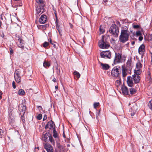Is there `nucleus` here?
<instances>
[{
	"instance_id": "obj_5",
	"label": "nucleus",
	"mask_w": 152,
	"mask_h": 152,
	"mask_svg": "<svg viewBox=\"0 0 152 152\" xmlns=\"http://www.w3.org/2000/svg\"><path fill=\"white\" fill-rule=\"evenodd\" d=\"M122 54L119 53H115L114 61V64L122 63Z\"/></svg>"
},
{
	"instance_id": "obj_29",
	"label": "nucleus",
	"mask_w": 152,
	"mask_h": 152,
	"mask_svg": "<svg viewBox=\"0 0 152 152\" xmlns=\"http://www.w3.org/2000/svg\"><path fill=\"white\" fill-rule=\"evenodd\" d=\"M9 117L12 120V122H13L14 121L15 118L12 114H9Z\"/></svg>"
},
{
	"instance_id": "obj_31",
	"label": "nucleus",
	"mask_w": 152,
	"mask_h": 152,
	"mask_svg": "<svg viewBox=\"0 0 152 152\" xmlns=\"http://www.w3.org/2000/svg\"><path fill=\"white\" fill-rule=\"evenodd\" d=\"M48 41L51 44L53 45L54 47H55L56 45L54 44L55 42H52L51 39H48Z\"/></svg>"
},
{
	"instance_id": "obj_11",
	"label": "nucleus",
	"mask_w": 152,
	"mask_h": 152,
	"mask_svg": "<svg viewBox=\"0 0 152 152\" xmlns=\"http://www.w3.org/2000/svg\"><path fill=\"white\" fill-rule=\"evenodd\" d=\"M139 74H134L132 76V78L135 83H137L139 82L140 80V77L138 75Z\"/></svg>"
},
{
	"instance_id": "obj_8",
	"label": "nucleus",
	"mask_w": 152,
	"mask_h": 152,
	"mask_svg": "<svg viewBox=\"0 0 152 152\" xmlns=\"http://www.w3.org/2000/svg\"><path fill=\"white\" fill-rule=\"evenodd\" d=\"M99 63L100 65V67L103 70H107L110 68L109 65L107 64H103L100 61H99Z\"/></svg>"
},
{
	"instance_id": "obj_44",
	"label": "nucleus",
	"mask_w": 152,
	"mask_h": 152,
	"mask_svg": "<svg viewBox=\"0 0 152 152\" xmlns=\"http://www.w3.org/2000/svg\"><path fill=\"white\" fill-rule=\"evenodd\" d=\"M56 28L58 30L60 34L61 33L60 31L59 30V26L58 25H57L56 26Z\"/></svg>"
},
{
	"instance_id": "obj_52",
	"label": "nucleus",
	"mask_w": 152,
	"mask_h": 152,
	"mask_svg": "<svg viewBox=\"0 0 152 152\" xmlns=\"http://www.w3.org/2000/svg\"><path fill=\"white\" fill-rule=\"evenodd\" d=\"M38 108L42 109V107L40 106H39L38 107Z\"/></svg>"
},
{
	"instance_id": "obj_9",
	"label": "nucleus",
	"mask_w": 152,
	"mask_h": 152,
	"mask_svg": "<svg viewBox=\"0 0 152 152\" xmlns=\"http://www.w3.org/2000/svg\"><path fill=\"white\" fill-rule=\"evenodd\" d=\"M15 80L17 83H19L21 81V77L20 75L19 72L16 71L14 74Z\"/></svg>"
},
{
	"instance_id": "obj_42",
	"label": "nucleus",
	"mask_w": 152,
	"mask_h": 152,
	"mask_svg": "<svg viewBox=\"0 0 152 152\" xmlns=\"http://www.w3.org/2000/svg\"><path fill=\"white\" fill-rule=\"evenodd\" d=\"M12 86L13 87V88L14 89H15L16 88V86L15 85V82L14 81L12 82Z\"/></svg>"
},
{
	"instance_id": "obj_28",
	"label": "nucleus",
	"mask_w": 152,
	"mask_h": 152,
	"mask_svg": "<svg viewBox=\"0 0 152 152\" xmlns=\"http://www.w3.org/2000/svg\"><path fill=\"white\" fill-rule=\"evenodd\" d=\"M148 105L149 108L152 110V100L148 102Z\"/></svg>"
},
{
	"instance_id": "obj_35",
	"label": "nucleus",
	"mask_w": 152,
	"mask_h": 152,
	"mask_svg": "<svg viewBox=\"0 0 152 152\" xmlns=\"http://www.w3.org/2000/svg\"><path fill=\"white\" fill-rule=\"evenodd\" d=\"M45 25H38L37 26V27L39 29H42L43 28L45 27Z\"/></svg>"
},
{
	"instance_id": "obj_46",
	"label": "nucleus",
	"mask_w": 152,
	"mask_h": 152,
	"mask_svg": "<svg viewBox=\"0 0 152 152\" xmlns=\"http://www.w3.org/2000/svg\"><path fill=\"white\" fill-rule=\"evenodd\" d=\"M117 83L118 85H120L121 83V81L120 80H117L116 81V83Z\"/></svg>"
},
{
	"instance_id": "obj_1",
	"label": "nucleus",
	"mask_w": 152,
	"mask_h": 152,
	"mask_svg": "<svg viewBox=\"0 0 152 152\" xmlns=\"http://www.w3.org/2000/svg\"><path fill=\"white\" fill-rule=\"evenodd\" d=\"M129 31L127 29H122L119 37L120 42L124 43L128 40Z\"/></svg>"
},
{
	"instance_id": "obj_23",
	"label": "nucleus",
	"mask_w": 152,
	"mask_h": 152,
	"mask_svg": "<svg viewBox=\"0 0 152 152\" xmlns=\"http://www.w3.org/2000/svg\"><path fill=\"white\" fill-rule=\"evenodd\" d=\"M18 94L20 96L23 95L25 94V92L22 89L19 90L18 91Z\"/></svg>"
},
{
	"instance_id": "obj_53",
	"label": "nucleus",
	"mask_w": 152,
	"mask_h": 152,
	"mask_svg": "<svg viewBox=\"0 0 152 152\" xmlns=\"http://www.w3.org/2000/svg\"><path fill=\"white\" fill-rule=\"evenodd\" d=\"M69 24H70V25L71 27V28H72V27H73V25H72V24L71 23H69Z\"/></svg>"
},
{
	"instance_id": "obj_41",
	"label": "nucleus",
	"mask_w": 152,
	"mask_h": 152,
	"mask_svg": "<svg viewBox=\"0 0 152 152\" xmlns=\"http://www.w3.org/2000/svg\"><path fill=\"white\" fill-rule=\"evenodd\" d=\"M48 145H50L49 144H46L45 145V148L46 150H48V149L49 148H50Z\"/></svg>"
},
{
	"instance_id": "obj_34",
	"label": "nucleus",
	"mask_w": 152,
	"mask_h": 152,
	"mask_svg": "<svg viewBox=\"0 0 152 152\" xmlns=\"http://www.w3.org/2000/svg\"><path fill=\"white\" fill-rule=\"evenodd\" d=\"M99 31L100 34H103L104 31V29L103 28H102L101 26H100Z\"/></svg>"
},
{
	"instance_id": "obj_51",
	"label": "nucleus",
	"mask_w": 152,
	"mask_h": 152,
	"mask_svg": "<svg viewBox=\"0 0 152 152\" xmlns=\"http://www.w3.org/2000/svg\"><path fill=\"white\" fill-rule=\"evenodd\" d=\"M55 88L56 89V90L58 89V86H55Z\"/></svg>"
},
{
	"instance_id": "obj_50",
	"label": "nucleus",
	"mask_w": 152,
	"mask_h": 152,
	"mask_svg": "<svg viewBox=\"0 0 152 152\" xmlns=\"http://www.w3.org/2000/svg\"><path fill=\"white\" fill-rule=\"evenodd\" d=\"M53 82H56V79L55 78H54L53 80Z\"/></svg>"
},
{
	"instance_id": "obj_38",
	"label": "nucleus",
	"mask_w": 152,
	"mask_h": 152,
	"mask_svg": "<svg viewBox=\"0 0 152 152\" xmlns=\"http://www.w3.org/2000/svg\"><path fill=\"white\" fill-rule=\"evenodd\" d=\"M99 104V103L98 102H95L94 104V107L95 108H96L98 106Z\"/></svg>"
},
{
	"instance_id": "obj_10",
	"label": "nucleus",
	"mask_w": 152,
	"mask_h": 152,
	"mask_svg": "<svg viewBox=\"0 0 152 152\" xmlns=\"http://www.w3.org/2000/svg\"><path fill=\"white\" fill-rule=\"evenodd\" d=\"M17 43L18 47L21 48H23L24 44L23 40L21 38H18Z\"/></svg>"
},
{
	"instance_id": "obj_36",
	"label": "nucleus",
	"mask_w": 152,
	"mask_h": 152,
	"mask_svg": "<svg viewBox=\"0 0 152 152\" xmlns=\"http://www.w3.org/2000/svg\"><path fill=\"white\" fill-rule=\"evenodd\" d=\"M48 146H49L50 148H49L48 149L46 150L48 152H52V147L50 145H48Z\"/></svg>"
},
{
	"instance_id": "obj_47",
	"label": "nucleus",
	"mask_w": 152,
	"mask_h": 152,
	"mask_svg": "<svg viewBox=\"0 0 152 152\" xmlns=\"http://www.w3.org/2000/svg\"><path fill=\"white\" fill-rule=\"evenodd\" d=\"M2 93L1 91H0V100L2 98Z\"/></svg>"
},
{
	"instance_id": "obj_27",
	"label": "nucleus",
	"mask_w": 152,
	"mask_h": 152,
	"mask_svg": "<svg viewBox=\"0 0 152 152\" xmlns=\"http://www.w3.org/2000/svg\"><path fill=\"white\" fill-rule=\"evenodd\" d=\"M53 133L54 137L55 138L57 137L58 136V134L56 130L54 129H53Z\"/></svg>"
},
{
	"instance_id": "obj_18",
	"label": "nucleus",
	"mask_w": 152,
	"mask_h": 152,
	"mask_svg": "<svg viewBox=\"0 0 152 152\" xmlns=\"http://www.w3.org/2000/svg\"><path fill=\"white\" fill-rule=\"evenodd\" d=\"M36 15H39V13H42L44 11V9L42 7L41 8L39 6H37L36 7Z\"/></svg>"
},
{
	"instance_id": "obj_2",
	"label": "nucleus",
	"mask_w": 152,
	"mask_h": 152,
	"mask_svg": "<svg viewBox=\"0 0 152 152\" xmlns=\"http://www.w3.org/2000/svg\"><path fill=\"white\" fill-rule=\"evenodd\" d=\"M142 61L138 60L136 64V68L134 70V72L136 74H140L142 72L141 69L142 65Z\"/></svg>"
},
{
	"instance_id": "obj_21",
	"label": "nucleus",
	"mask_w": 152,
	"mask_h": 152,
	"mask_svg": "<svg viewBox=\"0 0 152 152\" xmlns=\"http://www.w3.org/2000/svg\"><path fill=\"white\" fill-rule=\"evenodd\" d=\"M19 109L20 111L23 112L24 113L26 109V107L23 104H22L20 106H19Z\"/></svg>"
},
{
	"instance_id": "obj_13",
	"label": "nucleus",
	"mask_w": 152,
	"mask_h": 152,
	"mask_svg": "<svg viewBox=\"0 0 152 152\" xmlns=\"http://www.w3.org/2000/svg\"><path fill=\"white\" fill-rule=\"evenodd\" d=\"M47 21L46 16L44 15H42L39 20V22L42 24H44Z\"/></svg>"
},
{
	"instance_id": "obj_20",
	"label": "nucleus",
	"mask_w": 152,
	"mask_h": 152,
	"mask_svg": "<svg viewBox=\"0 0 152 152\" xmlns=\"http://www.w3.org/2000/svg\"><path fill=\"white\" fill-rule=\"evenodd\" d=\"M126 67L130 68L132 67V58H129L127 60L126 64Z\"/></svg>"
},
{
	"instance_id": "obj_33",
	"label": "nucleus",
	"mask_w": 152,
	"mask_h": 152,
	"mask_svg": "<svg viewBox=\"0 0 152 152\" xmlns=\"http://www.w3.org/2000/svg\"><path fill=\"white\" fill-rule=\"evenodd\" d=\"M136 34L137 36H140L142 35L140 31H137L136 32Z\"/></svg>"
},
{
	"instance_id": "obj_6",
	"label": "nucleus",
	"mask_w": 152,
	"mask_h": 152,
	"mask_svg": "<svg viewBox=\"0 0 152 152\" xmlns=\"http://www.w3.org/2000/svg\"><path fill=\"white\" fill-rule=\"evenodd\" d=\"M120 67H114L112 69L111 72V75L115 77H118L120 74Z\"/></svg>"
},
{
	"instance_id": "obj_16",
	"label": "nucleus",
	"mask_w": 152,
	"mask_h": 152,
	"mask_svg": "<svg viewBox=\"0 0 152 152\" xmlns=\"http://www.w3.org/2000/svg\"><path fill=\"white\" fill-rule=\"evenodd\" d=\"M145 46L143 44H142L139 47L138 49V52L140 54L142 55L144 54L145 52Z\"/></svg>"
},
{
	"instance_id": "obj_12",
	"label": "nucleus",
	"mask_w": 152,
	"mask_h": 152,
	"mask_svg": "<svg viewBox=\"0 0 152 152\" xmlns=\"http://www.w3.org/2000/svg\"><path fill=\"white\" fill-rule=\"evenodd\" d=\"M133 80L132 77H128L127 82L129 86L131 87L133 86L134 84Z\"/></svg>"
},
{
	"instance_id": "obj_3",
	"label": "nucleus",
	"mask_w": 152,
	"mask_h": 152,
	"mask_svg": "<svg viewBox=\"0 0 152 152\" xmlns=\"http://www.w3.org/2000/svg\"><path fill=\"white\" fill-rule=\"evenodd\" d=\"M104 37L102 36V39L99 42V46L101 48L104 49L108 48L110 46V45L107 42H104Z\"/></svg>"
},
{
	"instance_id": "obj_56",
	"label": "nucleus",
	"mask_w": 152,
	"mask_h": 152,
	"mask_svg": "<svg viewBox=\"0 0 152 152\" xmlns=\"http://www.w3.org/2000/svg\"><path fill=\"white\" fill-rule=\"evenodd\" d=\"M134 43H135V42H133L132 43V45H134Z\"/></svg>"
},
{
	"instance_id": "obj_32",
	"label": "nucleus",
	"mask_w": 152,
	"mask_h": 152,
	"mask_svg": "<svg viewBox=\"0 0 152 152\" xmlns=\"http://www.w3.org/2000/svg\"><path fill=\"white\" fill-rule=\"evenodd\" d=\"M49 44L48 42H44L43 43V47L44 48H46L49 45Z\"/></svg>"
},
{
	"instance_id": "obj_40",
	"label": "nucleus",
	"mask_w": 152,
	"mask_h": 152,
	"mask_svg": "<svg viewBox=\"0 0 152 152\" xmlns=\"http://www.w3.org/2000/svg\"><path fill=\"white\" fill-rule=\"evenodd\" d=\"M10 51V53L12 55L13 53V50L12 48L11 47H10L9 49Z\"/></svg>"
},
{
	"instance_id": "obj_26",
	"label": "nucleus",
	"mask_w": 152,
	"mask_h": 152,
	"mask_svg": "<svg viewBox=\"0 0 152 152\" xmlns=\"http://www.w3.org/2000/svg\"><path fill=\"white\" fill-rule=\"evenodd\" d=\"M130 93L131 94H133L135 93L136 90L134 88H131L129 89Z\"/></svg>"
},
{
	"instance_id": "obj_39",
	"label": "nucleus",
	"mask_w": 152,
	"mask_h": 152,
	"mask_svg": "<svg viewBox=\"0 0 152 152\" xmlns=\"http://www.w3.org/2000/svg\"><path fill=\"white\" fill-rule=\"evenodd\" d=\"M37 119L38 120H41L42 118V115L41 114H39L37 116Z\"/></svg>"
},
{
	"instance_id": "obj_15",
	"label": "nucleus",
	"mask_w": 152,
	"mask_h": 152,
	"mask_svg": "<svg viewBox=\"0 0 152 152\" xmlns=\"http://www.w3.org/2000/svg\"><path fill=\"white\" fill-rule=\"evenodd\" d=\"M55 126L54 122L52 120L49 121L48 124L45 126V128H49L50 129L53 128Z\"/></svg>"
},
{
	"instance_id": "obj_58",
	"label": "nucleus",
	"mask_w": 152,
	"mask_h": 152,
	"mask_svg": "<svg viewBox=\"0 0 152 152\" xmlns=\"http://www.w3.org/2000/svg\"><path fill=\"white\" fill-rule=\"evenodd\" d=\"M53 71H54V68L53 67Z\"/></svg>"
},
{
	"instance_id": "obj_14",
	"label": "nucleus",
	"mask_w": 152,
	"mask_h": 152,
	"mask_svg": "<svg viewBox=\"0 0 152 152\" xmlns=\"http://www.w3.org/2000/svg\"><path fill=\"white\" fill-rule=\"evenodd\" d=\"M121 90L123 94L125 95L128 94L129 92V90L126 86H122Z\"/></svg>"
},
{
	"instance_id": "obj_54",
	"label": "nucleus",
	"mask_w": 152,
	"mask_h": 152,
	"mask_svg": "<svg viewBox=\"0 0 152 152\" xmlns=\"http://www.w3.org/2000/svg\"><path fill=\"white\" fill-rule=\"evenodd\" d=\"M151 61L152 62V53H151Z\"/></svg>"
},
{
	"instance_id": "obj_4",
	"label": "nucleus",
	"mask_w": 152,
	"mask_h": 152,
	"mask_svg": "<svg viewBox=\"0 0 152 152\" xmlns=\"http://www.w3.org/2000/svg\"><path fill=\"white\" fill-rule=\"evenodd\" d=\"M109 32L115 37L118 36L119 32L118 28L116 26L111 27L109 29Z\"/></svg>"
},
{
	"instance_id": "obj_43",
	"label": "nucleus",
	"mask_w": 152,
	"mask_h": 152,
	"mask_svg": "<svg viewBox=\"0 0 152 152\" xmlns=\"http://www.w3.org/2000/svg\"><path fill=\"white\" fill-rule=\"evenodd\" d=\"M133 27L134 28L137 29L139 28L140 26L138 25H134Z\"/></svg>"
},
{
	"instance_id": "obj_30",
	"label": "nucleus",
	"mask_w": 152,
	"mask_h": 152,
	"mask_svg": "<svg viewBox=\"0 0 152 152\" xmlns=\"http://www.w3.org/2000/svg\"><path fill=\"white\" fill-rule=\"evenodd\" d=\"M49 140L52 143H54V140L53 139L52 137L51 136H49Z\"/></svg>"
},
{
	"instance_id": "obj_25",
	"label": "nucleus",
	"mask_w": 152,
	"mask_h": 152,
	"mask_svg": "<svg viewBox=\"0 0 152 152\" xmlns=\"http://www.w3.org/2000/svg\"><path fill=\"white\" fill-rule=\"evenodd\" d=\"M73 74L75 76H76L77 78H79L80 77V74L77 71H74L73 73Z\"/></svg>"
},
{
	"instance_id": "obj_24",
	"label": "nucleus",
	"mask_w": 152,
	"mask_h": 152,
	"mask_svg": "<svg viewBox=\"0 0 152 152\" xmlns=\"http://www.w3.org/2000/svg\"><path fill=\"white\" fill-rule=\"evenodd\" d=\"M36 1L38 4L41 5L42 7L43 6V0H36Z\"/></svg>"
},
{
	"instance_id": "obj_37",
	"label": "nucleus",
	"mask_w": 152,
	"mask_h": 152,
	"mask_svg": "<svg viewBox=\"0 0 152 152\" xmlns=\"http://www.w3.org/2000/svg\"><path fill=\"white\" fill-rule=\"evenodd\" d=\"M3 132L2 130L1 129H0V138H2V137L3 136Z\"/></svg>"
},
{
	"instance_id": "obj_49",
	"label": "nucleus",
	"mask_w": 152,
	"mask_h": 152,
	"mask_svg": "<svg viewBox=\"0 0 152 152\" xmlns=\"http://www.w3.org/2000/svg\"><path fill=\"white\" fill-rule=\"evenodd\" d=\"M47 116L46 115H45L44 117L43 120V121L45 120H46L47 119Z\"/></svg>"
},
{
	"instance_id": "obj_55",
	"label": "nucleus",
	"mask_w": 152,
	"mask_h": 152,
	"mask_svg": "<svg viewBox=\"0 0 152 152\" xmlns=\"http://www.w3.org/2000/svg\"><path fill=\"white\" fill-rule=\"evenodd\" d=\"M1 26V21L0 20V27Z\"/></svg>"
},
{
	"instance_id": "obj_7",
	"label": "nucleus",
	"mask_w": 152,
	"mask_h": 152,
	"mask_svg": "<svg viewBox=\"0 0 152 152\" xmlns=\"http://www.w3.org/2000/svg\"><path fill=\"white\" fill-rule=\"evenodd\" d=\"M101 57L104 58H110L111 57V53L109 50L104 51L100 54Z\"/></svg>"
},
{
	"instance_id": "obj_17",
	"label": "nucleus",
	"mask_w": 152,
	"mask_h": 152,
	"mask_svg": "<svg viewBox=\"0 0 152 152\" xmlns=\"http://www.w3.org/2000/svg\"><path fill=\"white\" fill-rule=\"evenodd\" d=\"M122 75L123 77H124L126 76L127 74V69L125 67L124 65H122L121 66Z\"/></svg>"
},
{
	"instance_id": "obj_57",
	"label": "nucleus",
	"mask_w": 152,
	"mask_h": 152,
	"mask_svg": "<svg viewBox=\"0 0 152 152\" xmlns=\"http://www.w3.org/2000/svg\"><path fill=\"white\" fill-rule=\"evenodd\" d=\"M1 19L3 20V18L2 17L1 15Z\"/></svg>"
},
{
	"instance_id": "obj_48",
	"label": "nucleus",
	"mask_w": 152,
	"mask_h": 152,
	"mask_svg": "<svg viewBox=\"0 0 152 152\" xmlns=\"http://www.w3.org/2000/svg\"><path fill=\"white\" fill-rule=\"evenodd\" d=\"M56 69L57 70V74H59L60 72V70L58 69V67L56 68Z\"/></svg>"
},
{
	"instance_id": "obj_22",
	"label": "nucleus",
	"mask_w": 152,
	"mask_h": 152,
	"mask_svg": "<svg viewBox=\"0 0 152 152\" xmlns=\"http://www.w3.org/2000/svg\"><path fill=\"white\" fill-rule=\"evenodd\" d=\"M50 64L49 62L44 61L43 64V66L45 68L48 67L50 66Z\"/></svg>"
},
{
	"instance_id": "obj_45",
	"label": "nucleus",
	"mask_w": 152,
	"mask_h": 152,
	"mask_svg": "<svg viewBox=\"0 0 152 152\" xmlns=\"http://www.w3.org/2000/svg\"><path fill=\"white\" fill-rule=\"evenodd\" d=\"M143 39V37L141 36H139V40L140 41H142Z\"/></svg>"
},
{
	"instance_id": "obj_19",
	"label": "nucleus",
	"mask_w": 152,
	"mask_h": 152,
	"mask_svg": "<svg viewBox=\"0 0 152 152\" xmlns=\"http://www.w3.org/2000/svg\"><path fill=\"white\" fill-rule=\"evenodd\" d=\"M49 137V133L44 132L42 136V140L46 142L48 137Z\"/></svg>"
}]
</instances>
